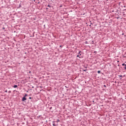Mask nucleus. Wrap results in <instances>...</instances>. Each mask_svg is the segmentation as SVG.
I'll list each match as a JSON object with an SVG mask.
<instances>
[{"label":"nucleus","instance_id":"nucleus-9","mask_svg":"<svg viewBox=\"0 0 126 126\" xmlns=\"http://www.w3.org/2000/svg\"><path fill=\"white\" fill-rule=\"evenodd\" d=\"M126 64L125 63H123V64H122V65H125V66H126Z\"/></svg>","mask_w":126,"mask_h":126},{"label":"nucleus","instance_id":"nucleus-2","mask_svg":"<svg viewBox=\"0 0 126 126\" xmlns=\"http://www.w3.org/2000/svg\"><path fill=\"white\" fill-rule=\"evenodd\" d=\"M27 99L26 97H23L22 98V101H26Z\"/></svg>","mask_w":126,"mask_h":126},{"label":"nucleus","instance_id":"nucleus-6","mask_svg":"<svg viewBox=\"0 0 126 126\" xmlns=\"http://www.w3.org/2000/svg\"><path fill=\"white\" fill-rule=\"evenodd\" d=\"M100 72H101V71H99V70H98V71H97V73H100Z\"/></svg>","mask_w":126,"mask_h":126},{"label":"nucleus","instance_id":"nucleus-5","mask_svg":"<svg viewBox=\"0 0 126 126\" xmlns=\"http://www.w3.org/2000/svg\"><path fill=\"white\" fill-rule=\"evenodd\" d=\"M27 96H28L27 94H26L25 95L24 97H27Z\"/></svg>","mask_w":126,"mask_h":126},{"label":"nucleus","instance_id":"nucleus-14","mask_svg":"<svg viewBox=\"0 0 126 126\" xmlns=\"http://www.w3.org/2000/svg\"><path fill=\"white\" fill-rule=\"evenodd\" d=\"M104 87H106V85H104Z\"/></svg>","mask_w":126,"mask_h":126},{"label":"nucleus","instance_id":"nucleus-11","mask_svg":"<svg viewBox=\"0 0 126 126\" xmlns=\"http://www.w3.org/2000/svg\"><path fill=\"white\" fill-rule=\"evenodd\" d=\"M125 69H126V65H125Z\"/></svg>","mask_w":126,"mask_h":126},{"label":"nucleus","instance_id":"nucleus-10","mask_svg":"<svg viewBox=\"0 0 126 126\" xmlns=\"http://www.w3.org/2000/svg\"><path fill=\"white\" fill-rule=\"evenodd\" d=\"M48 7H51V6H50V5H48Z\"/></svg>","mask_w":126,"mask_h":126},{"label":"nucleus","instance_id":"nucleus-16","mask_svg":"<svg viewBox=\"0 0 126 126\" xmlns=\"http://www.w3.org/2000/svg\"><path fill=\"white\" fill-rule=\"evenodd\" d=\"M86 71L85 70H84V71Z\"/></svg>","mask_w":126,"mask_h":126},{"label":"nucleus","instance_id":"nucleus-4","mask_svg":"<svg viewBox=\"0 0 126 126\" xmlns=\"http://www.w3.org/2000/svg\"><path fill=\"white\" fill-rule=\"evenodd\" d=\"M60 122V120L58 119L57 121H56V123H59Z\"/></svg>","mask_w":126,"mask_h":126},{"label":"nucleus","instance_id":"nucleus-15","mask_svg":"<svg viewBox=\"0 0 126 126\" xmlns=\"http://www.w3.org/2000/svg\"><path fill=\"white\" fill-rule=\"evenodd\" d=\"M60 47H62V45H60Z\"/></svg>","mask_w":126,"mask_h":126},{"label":"nucleus","instance_id":"nucleus-7","mask_svg":"<svg viewBox=\"0 0 126 126\" xmlns=\"http://www.w3.org/2000/svg\"><path fill=\"white\" fill-rule=\"evenodd\" d=\"M119 77H123V75H119Z\"/></svg>","mask_w":126,"mask_h":126},{"label":"nucleus","instance_id":"nucleus-3","mask_svg":"<svg viewBox=\"0 0 126 126\" xmlns=\"http://www.w3.org/2000/svg\"><path fill=\"white\" fill-rule=\"evenodd\" d=\"M13 88H17V85H14Z\"/></svg>","mask_w":126,"mask_h":126},{"label":"nucleus","instance_id":"nucleus-8","mask_svg":"<svg viewBox=\"0 0 126 126\" xmlns=\"http://www.w3.org/2000/svg\"><path fill=\"white\" fill-rule=\"evenodd\" d=\"M53 126H56V124H55V123H53Z\"/></svg>","mask_w":126,"mask_h":126},{"label":"nucleus","instance_id":"nucleus-12","mask_svg":"<svg viewBox=\"0 0 126 126\" xmlns=\"http://www.w3.org/2000/svg\"><path fill=\"white\" fill-rule=\"evenodd\" d=\"M5 92L7 93V91H5Z\"/></svg>","mask_w":126,"mask_h":126},{"label":"nucleus","instance_id":"nucleus-1","mask_svg":"<svg viewBox=\"0 0 126 126\" xmlns=\"http://www.w3.org/2000/svg\"><path fill=\"white\" fill-rule=\"evenodd\" d=\"M81 52H79L78 55L77 56V58H79L80 59H82V56H81V54H80Z\"/></svg>","mask_w":126,"mask_h":126},{"label":"nucleus","instance_id":"nucleus-13","mask_svg":"<svg viewBox=\"0 0 126 126\" xmlns=\"http://www.w3.org/2000/svg\"><path fill=\"white\" fill-rule=\"evenodd\" d=\"M29 99H31V97H29Z\"/></svg>","mask_w":126,"mask_h":126}]
</instances>
